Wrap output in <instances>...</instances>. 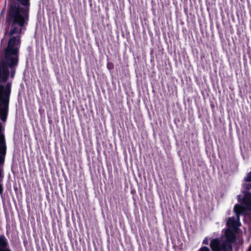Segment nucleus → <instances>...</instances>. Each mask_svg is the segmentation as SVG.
Masks as SVG:
<instances>
[{
	"label": "nucleus",
	"mask_w": 251,
	"mask_h": 251,
	"mask_svg": "<svg viewBox=\"0 0 251 251\" xmlns=\"http://www.w3.org/2000/svg\"><path fill=\"white\" fill-rule=\"evenodd\" d=\"M8 0L5 16V23L11 29L9 34L11 37L8 40L7 47L4 49L3 56L0 60V94L10 96L12 81H7L9 78L13 79L19 61V49L21 37L23 31L26 29L29 19L30 7L27 19L26 17L15 18L12 13L8 14ZM30 6V5H29Z\"/></svg>",
	"instance_id": "f257e3e1"
},
{
	"label": "nucleus",
	"mask_w": 251,
	"mask_h": 251,
	"mask_svg": "<svg viewBox=\"0 0 251 251\" xmlns=\"http://www.w3.org/2000/svg\"><path fill=\"white\" fill-rule=\"evenodd\" d=\"M10 96L0 94V120L5 123L7 118ZM5 128L0 122V159L5 161L7 145L4 134Z\"/></svg>",
	"instance_id": "f03ea898"
},
{
	"label": "nucleus",
	"mask_w": 251,
	"mask_h": 251,
	"mask_svg": "<svg viewBox=\"0 0 251 251\" xmlns=\"http://www.w3.org/2000/svg\"><path fill=\"white\" fill-rule=\"evenodd\" d=\"M226 240L221 243L218 239L211 240L210 246L212 251H232V243L236 240V235L231 229L227 228L225 231Z\"/></svg>",
	"instance_id": "7ed1b4c3"
},
{
	"label": "nucleus",
	"mask_w": 251,
	"mask_h": 251,
	"mask_svg": "<svg viewBox=\"0 0 251 251\" xmlns=\"http://www.w3.org/2000/svg\"><path fill=\"white\" fill-rule=\"evenodd\" d=\"M30 0H10L8 4V14L12 13L15 18L26 17L27 19Z\"/></svg>",
	"instance_id": "20e7f679"
},
{
	"label": "nucleus",
	"mask_w": 251,
	"mask_h": 251,
	"mask_svg": "<svg viewBox=\"0 0 251 251\" xmlns=\"http://www.w3.org/2000/svg\"><path fill=\"white\" fill-rule=\"evenodd\" d=\"M244 196L240 199V196H238V201L246 204L247 209L251 210V193L248 192H244Z\"/></svg>",
	"instance_id": "39448f33"
},
{
	"label": "nucleus",
	"mask_w": 251,
	"mask_h": 251,
	"mask_svg": "<svg viewBox=\"0 0 251 251\" xmlns=\"http://www.w3.org/2000/svg\"><path fill=\"white\" fill-rule=\"evenodd\" d=\"M0 251H12L9 248L8 240L3 234L0 235Z\"/></svg>",
	"instance_id": "423d86ee"
},
{
	"label": "nucleus",
	"mask_w": 251,
	"mask_h": 251,
	"mask_svg": "<svg viewBox=\"0 0 251 251\" xmlns=\"http://www.w3.org/2000/svg\"><path fill=\"white\" fill-rule=\"evenodd\" d=\"M242 208V206L238 204H236V205H235V206L234 207V211L235 213L236 214H240L241 212Z\"/></svg>",
	"instance_id": "0eeeda50"
},
{
	"label": "nucleus",
	"mask_w": 251,
	"mask_h": 251,
	"mask_svg": "<svg viewBox=\"0 0 251 251\" xmlns=\"http://www.w3.org/2000/svg\"><path fill=\"white\" fill-rule=\"evenodd\" d=\"M106 67L107 69L110 71L113 70L114 68V64L111 62H108L106 64Z\"/></svg>",
	"instance_id": "6e6552de"
},
{
	"label": "nucleus",
	"mask_w": 251,
	"mask_h": 251,
	"mask_svg": "<svg viewBox=\"0 0 251 251\" xmlns=\"http://www.w3.org/2000/svg\"><path fill=\"white\" fill-rule=\"evenodd\" d=\"M244 188L246 190L244 192H248V190L251 189V183H246L244 185Z\"/></svg>",
	"instance_id": "1a4fd4ad"
},
{
	"label": "nucleus",
	"mask_w": 251,
	"mask_h": 251,
	"mask_svg": "<svg viewBox=\"0 0 251 251\" xmlns=\"http://www.w3.org/2000/svg\"><path fill=\"white\" fill-rule=\"evenodd\" d=\"M245 180L246 182H251V172L247 174V176L245 177Z\"/></svg>",
	"instance_id": "9d476101"
},
{
	"label": "nucleus",
	"mask_w": 251,
	"mask_h": 251,
	"mask_svg": "<svg viewBox=\"0 0 251 251\" xmlns=\"http://www.w3.org/2000/svg\"><path fill=\"white\" fill-rule=\"evenodd\" d=\"M199 251H210L209 248L207 247H202L199 250Z\"/></svg>",
	"instance_id": "9b49d317"
},
{
	"label": "nucleus",
	"mask_w": 251,
	"mask_h": 251,
	"mask_svg": "<svg viewBox=\"0 0 251 251\" xmlns=\"http://www.w3.org/2000/svg\"><path fill=\"white\" fill-rule=\"evenodd\" d=\"M202 244H206V245L208 244V240H207V239H205L203 241Z\"/></svg>",
	"instance_id": "f8f14e48"
},
{
	"label": "nucleus",
	"mask_w": 251,
	"mask_h": 251,
	"mask_svg": "<svg viewBox=\"0 0 251 251\" xmlns=\"http://www.w3.org/2000/svg\"><path fill=\"white\" fill-rule=\"evenodd\" d=\"M247 251H251V243Z\"/></svg>",
	"instance_id": "ddd939ff"
}]
</instances>
